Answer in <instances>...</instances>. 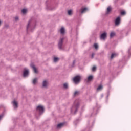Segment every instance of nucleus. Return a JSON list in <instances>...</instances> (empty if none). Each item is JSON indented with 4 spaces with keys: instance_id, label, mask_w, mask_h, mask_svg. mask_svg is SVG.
Returning <instances> with one entry per match:
<instances>
[{
    "instance_id": "f257e3e1",
    "label": "nucleus",
    "mask_w": 131,
    "mask_h": 131,
    "mask_svg": "<svg viewBox=\"0 0 131 131\" xmlns=\"http://www.w3.org/2000/svg\"><path fill=\"white\" fill-rule=\"evenodd\" d=\"M78 106H79V103L76 104L75 103L74 106L71 108V112L75 114L77 111V109H78Z\"/></svg>"
},
{
    "instance_id": "f03ea898",
    "label": "nucleus",
    "mask_w": 131,
    "mask_h": 131,
    "mask_svg": "<svg viewBox=\"0 0 131 131\" xmlns=\"http://www.w3.org/2000/svg\"><path fill=\"white\" fill-rule=\"evenodd\" d=\"M81 79V77L80 76H76L73 78V81L75 83H79Z\"/></svg>"
},
{
    "instance_id": "7ed1b4c3",
    "label": "nucleus",
    "mask_w": 131,
    "mask_h": 131,
    "mask_svg": "<svg viewBox=\"0 0 131 131\" xmlns=\"http://www.w3.org/2000/svg\"><path fill=\"white\" fill-rule=\"evenodd\" d=\"M63 40H64V38H61L58 42V47L60 50H62V46L63 45Z\"/></svg>"
},
{
    "instance_id": "20e7f679",
    "label": "nucleus",
    "mask_w": 131,
    "mask_h": 131,
    "mask_svg": "<svg viewBox=\"0 0 131 131\" xmlns=\"http://www.w3.org/2000/svg\"><path fill=\"white\" fill-rule=\"evenodd\" d=\"M37 110L39 111V112H43L44 111V108L43 106L41 105H39L37 107Z\"/></svg>"
},
{
    "instance_id": "39448f33",
    "label": "nucleus",
    "mask_w": 131,
    "mask_h": 131,
    "mask_svg": "<svg viewBox=\"0 0 131 131\" xmlns=\"http://www.w3.org/2000/svg\"><path fill=\"white\" fill-rule=\"evenodd\" d=\"M120 23V17H118L115 21V25H119Z\"/></svg>"
},
{
    "instance_id": "423d86ee",
    "label": "nucleus",
    "mask_w": 131,
    "mask_h": 131,
    "mask_svg": "<svg viewBox=\"0 0 131 131\" xmlns=\"http://www.w3.org/2000/svg\"><path fill=\"white\" fill-rule=\"evenodd\" d=\"M107 36V33H103L100 35V39H105Z\"/></svg>"
},
{
    "instance_id": "0eeeda50",
    "label": "nucleus",
    "mask_w": 131,
    "mask_h": 131,
    "mask_svg": "<svg viewBox=\"0 0 131 131\" xmlns=\"http://www.w3.org/2000/svg\"><path fill=\"white\" fill-rule=\"evenodd\" d=\"M29 73V71H28V70H24V73H23L24 77H26V76L28 75Z\"/></svg>"
},
{
    "instance_id": "6e6552de",
    "label": "nucleus",
    "mask_w": 131,
    "mask_h": 131,
    "mask_svg": "<svg viewBox=\"0 0 131 131\" xmlns=\"http://www.w3.org/2000/svg\"><path fill=\"white\" fill-rule=\"evenodd\" d=\"M48 84H49V83H48V81L44 80L42 83V86H43V88H47V86H48Z\"/></svg>"
},
{
    "instance_id": "1a4fd4ad",
    "label": "nucleus",
    "mask_w": 131,
    "mask_h": 131,
    "mask_svg": "<svg viewBox=\"0 0 131 131\" xmlns=\"http://www.w3.org/2000/svg\"><path fill=\"white\" fill-rule=\"evenodd\" d=\"M13 107L14 108H15V109H16V108H18V103L17 102V101L14 100L13 101Z\"/></svg>"
},
{
    "instance_id": "9d476101",
    "label": "nucleus",
    "mask_w": 131,
    "mask_h": 131,
    "mask_svg": "<svg viewBox=\"0 0 131 131\" xmlns=\"http://www.w3.org/2000/svg\"><path fill=\"white\" fill-rule=\"evenodd\" d=\"M31 67H32V68H33V69L34 70V72L35 73H37L38 72L37 71V69H36V68H35V66L34 65H32Z\"/></svg>"
},
{
    "instance_id": "9b49d317",
    "label": "nucleus",
    "mask_w": 131,
    "mask_h": 131,
    "mask_svg": "<svg viewBox=\"0 0 131 131\" xmlns=\"http://www.w3.org/2000/svg\"><path fill=\"white\" fill-rule=\"evenodd\" d=\"M81 13L82 14H83V13H85V12L88 11V8H82L81 9Z\"/></svg>"
},
{
    "instance_id": "f8f14e48",
    "label": "nucleus",
    "mask_w": 131,
    "mask_h": 131,
    "mask_svg": "<svg viewBox=\"0 0 131 131\" xmlns=\"http://www.w3.org/2000/svg\"><path fill=\"white\" fill-rule=\"evenodd\" d=\"M117 56H118V54H117V53H113L111 55V59H113V58H114V57H117Z\"/></svg>"
},
{
    "instance_id": "ddd939ff",
    "label": "nucleus",
    "mask_w": 131,
    "mask_h": 131,
    "mask_svg": "<svg viewBox=\"0 0 131 131\" xmlns=\"http://www.w3.org/2000/svg\"><path fill=\"white\" fill-rule=\"evenodd\" d=\"M60 33L61 34H64V33H65V28H64V27H62L60 29Z\"/></svg>"
},
{
    "instance_id": "4468645a",
    "label": "nucleus",
    "mask_w": 131,
    "mask_h": 131,
    "mask_svg": "<svg viewBox=\"0 0 131 131\" xmlns=\"http://www.w3.org/2000/svg\"><path fill=\"white\" fill-rule=\"evenodd\" d=\"M93 77L92 75H90L88 77V81H91V80H93Z\"/></svg>"
},
{
    "instance_id": "2eb2a0df",
    "label": "nucleus",
    "mask_w": 131,
    "mask_h": 131,
    "mask_svg": "<svg viewBox=\"0 0 131 131\" xmlns=\"http://www.w3.org/2000/svg\"><path fill=\"white\" fill-rule=\"evenodd\" d=\"M111 10H112V8L111 7H107V11H106V14L110 13V12H111Z\"/></svg>"
},
{
    "instance_id": "dca6fc26",
    "label": "nucleus",
    "mask_w": 131,
    "mask_h": 131,
    "mask_svg": "<svg viewBox=\"0 0 131 131\" xmlns=\"http://www.w3.org/2000/svg\"><path fill=\"white\" fill-rule=\"evenodd\" d=\"M63 125H64L63 123H60L57 125V127H58V128H60L62 127V126H63Z\"/></svg>"
},
{
    "instance_id": "f3484780",
    "label": "nucleus",
    "mask_w": 131,
    "mask_h": 131,
    "mask_svg": "<svg viewBox=\"0 0 131 131\" xmlns=\"http://www.w3.org/2000/svg\"><path fill=\"white\" fill-rule=\"evenodd\" d=\"M36 82H37V78H35L33 80V84H36Z\"/></svg>"
},
{
    "instance_id": "a211bd4d",
    "label": "nucleus",
    "mask_w": 131,
    "mask_h": 131,
    "mask_svg": "<svg viewBox=\"0 0 131 131\" xmlns=\"http://www.w3.org/2000/svg\"><path fill=\"white\" fill-rule=\"evenodd\" d=\"M64 89H68V84L67 83L63 84Z\"/></svg>"
},
{
    "instance_id": "6ab92c4d",
    "label": "nucleus",
    "mask_w": 131,
    "mask_h": 131,
    "mask_svg": "<svg viewBox=\"0 0 131 131\" xmlns=\"http://www.w3.org/2000/svg\"><path fill=\"white\" fill-rule=\"evenodd\" d=\"M68 15H69V16H71V15H72V10H68Z\"/></svg>"
},
{
    "instance_id": "aec40b11",
    "label": "nucleus",
    "mask_w": 131,
    "mask_h": 131,
    "mask_svg": "<svg viewBox=\"0 0 131 131\" xmlns=\"http://www.w3.org/2000/svg\"><path fill=\"white\" fill-rule=\"evenodd\" d=\"M102 89H103V86L102 85H100L97 88V91H100L102 90Z\"/></svg>"
},
{
    "instance_id": "412c9836",
    "label": "nucleus",
    "mask_w": 131,
    "mask_h": 131,
    "mask_svg": "<svg viewBox=\"0 0 131 131\" xmlns=\"http://www.w3.org/2000/svg\"><path fill=\"white\" fill-rule=\"evenodd\" d=\"M58 61H59V58L57 57H54V62H55V63L58 62Z\"/></svg>"
},
{
    "instance_id": "4be33fe9",
    "label": "nucleus",
    "mask_w": 131,
    "mask_h": 131,
    "mask_svg": "<svg viewBox=\"0 0 131 131\" xmlns=\"http://www.w3.org/2000/svg\"><path fill=\"white\" fill-rule=\"evenodd\" d=\"M115 36V33L111 32L110 34V37H113V36Z\"/></svg>"
},
{
    "instance_id": "5701e85b",
    "label": "nucleus",
    "mask_w": 131,
    "mask_h": 131,
    "mask_svg": "<svg viewBox=\"0 0 131 131\" xmlns=\"http://www.w3.org/2000/svg\"><path fill=\"white\" fill-rule=\"evenodd\" d=\"M80 92L79 91H75L74 93V96H77L79 95Z\"/></svg>"
},
{
    "instance_id": "b1692460",
    "label": "nucleus",
    "mask_w": 131,
    "mask_h": 131,
    "mask_svg": "<svg viewBox=\"0 0 131 131\" xmlns=\"http://www.w3.org/2000/svg\"><path fill=\"white\" fill-rule=\"evenodd\" d=\"M21 12L23 14H25L27 12V9H24L21 10Z\"/></svg>"
},
{
    "instance_id": "393cba45",
    "label": "nucleus",
    "mask_w": 131,
    "mask_h": 131,
    "mask_svg": "<svg viewBox=\"0 0 131 131\" xmlns=\"http://www.w3.org/2000/svg\"><path fill=\"white\" fill-rule=\"evenodd\" d=\"M94 47L95 49H96V50H97V49H98V48H99V46H98V44H97V43H95L94 45Z\"/></svg>"
},
{
    "instance_id": "a878e982",
    "label": "nucleus",
    "mask_w": 131,
    "mask_h": 131,
    "mask_svg": "<svg viewBox=\"0 0 131 131\" xmlns=\"http://www.w3.org/2000/svg\"><path fill=\"white\" fill-rule=\"evenodd\" d=\"M96 69H97V67L96 66H94L92 68V71L95 72V71L96 70Z\"/></svg>"
},
{
    "instance_id": "bb28decb",
    "label": "nucleus",
    "mask_w": 131,
    "mask_h": 131,
    "mask_svg": "<svg viewBox=\"0 0 131 131\" xmlns=\"http://www.w3.org/2000/svg\"><path fill=\"white\" fill-rule=\"evenodd\" d=\"M121 15H125V11H122L121 12Z\"/></svg>"
},
{
    "instance_id": "cd10ccee",
    "label": "nucleus",
    "mask_w": 131,
    "mask_h": 131,
    "mask_svg": "<svg viewBox=\"0 0 131 131\" xmlns=\"http://www.w3.org/2000/svg\"><path fill=\"white\" fill-rule=\"evenodd\" d=\"M15 21H18V20H19V17H15Z\"/></svg>"
},
{
    "instance_id": "c85d7f7f",
    "label": "nucleus",
    "mask_w": 131,
    "mask_h": 131,
    "mask_svg": "<svg viewBox=\"0 0 131 131\" xmlns=\"http://www.w3.org/2000/svg\"><path fill=\"white\" fill-rule=\"evenodd\" d=\"M30 24V23H29L27 26V29H28V28H29Z\"/></svg>"
},
{
    "instance_id": "c756f323",
    "label": "nucleus",
    "mask_w": 131,
    "mask_h": 131,
    "mask_svg": "<svg viewBox=\"0 0 131 131\" xmlns=\"http://www.w3.org/2000/svg\"><path fill=\"white\" fill-rule=\"evenodd\" d=\"M95 56V53H93L92 54V58H94V56Z\"/></svg>"
},
{
    "instance_id": "7c9ffc66",
    "label": "nucleus",
    "mask_w": 131,
    "mask_h": 131,
    "mask_svg": "<svg viewBox=\"0 0 131 131\" xmlns=\"http://www.w3.org/2000/svg\"><path fill=\"white\" fill-rule=\"evenodd\" d=\"M74 63H75V61H74Z\"/></svg>"
},
{
    "instance_id": "2f4dec72",
    "label": "nucleus",
    "mask_w": 131,
    "mask_h": 131,
    "mask_svg": "<svg viewBox=\"0 0 131 131\" xmlns=\"http://www.w3.org/2000/svg\"><path fill=\"white\" fill-rule=\"evenodd\" d=\"M1 116H0V118H1Z\"/></svg>"
}]
</instances>
